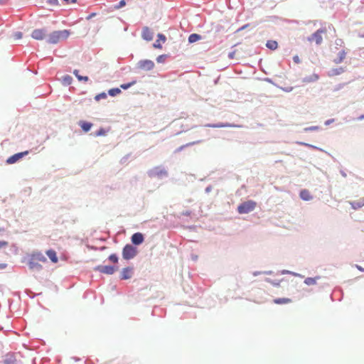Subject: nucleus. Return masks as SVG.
Listing matches in <instances>:
<instances>
[{"label": "nucleus", "instance_id": "f257e3e1", "mask_svg": "<svg viewBox=\"0 0 364 364\" xmlns=\"http://www.w3.org/2000/svg\"><path fill=\"white\" fill-rule=\"evenodd\" d=\"M70 35L68 30L56 31L51 33L47 39L48 43L55 44L62 40L67 39Z\"/></svg>", "mask_w": 364, "mask_h": 364}, {"label": "nucleus", "instance_id": "f03ea898", "mask_svg": "<svg viewBox=\"0 0 364 364\" xmlns=\"http://www.w3.org/2000/svg\"><path fill=\"white\" fill-rule=\"evenodd\" d=\"M256 205V202L253 200H247L238 205L237 211L240 214L249 213L255 208Z\"/></svg>", "mask_w": 364, "mask_h": 364}, {"label": "nucleus", "instance_id": "7ed1b4c3", "mask_svg": "<svg viewBox=\"0 0 364 364\" xmlns=\"http://www.w3.org/2000/svg\"><path fill=\"white\" fill-rule=\"evenodd\" d=\"M136 255V250L131 245H127L123 248L122 255L124 259H130L134 258Z\"/></svg>", "mask_w": 364, "mask_h": 364}, {"label": "nucleus", "instance_id": "20e7f679", "mask_svg": "<svg viewBox=\"0 0 364 364\" xmlns=\"http://www.w3.org/2000/svg\"><path fill=\"white\" fill-rule=\"evenodd\" d=\"M95 271H98L101 273L106 274H112L118 269V267L114 266H102L99 265L94 269Z\"/></svg>", "mask_w": 364, "mask_h": 364}, {"label": "nucleus", "instance_id": "39448f33", "mask_svg": "<svg viewBox=\"0 0 364 364\" xmlns=\"http://www.w3.org/2000/svg\"><path fill=\"white\" fill-rule=\"evenodd\" d=\"M325 33L324 30L318 29L311 36L308 38L309 42H315L316 44L320 45L322 43L323 37L322 34Z\"/></svg>", "mask_w": 364, "mask_h": 364}, {"label": "nucleus", "instance_id": "423d86ee", "mask_svg": "<svg viewBox=\"0 0 364 364\" xmlns=\"http://www.w3.org/2000/svg\"><path fill=\"white\" fill-rule=\"evenodd\" d=\"M139 68L144 70H151L154 68V63L150 60H140L138 63Z\"/></svg>", "mask_w": 364, "mask_h": 364}, {"label": "nucleus", "instance_id": "0eeeda50", "mask_svg": "<svg viewBox=\"0 0 364 364\" xmlns=\"http://www.w3.org/2000/svg\"><path fill=\"white\" fill-rule=\"evenodd\" d=\"M46 36V31L44 29H35L31 33V37L38 41L43 40Z\"/></svg>", "mask_w": 364, "mask_h": 364}, {"label": "nucleus", "instance_id": "6e6552de", "mask_svg": "<svg viewBox=\"0 0 364 364\" xmlns=\"http://www.w3.org/2000/svg\"><path fill=\"white\" fill-rule=\"evenodd\" d=\"M141 37L145 41H151L153 39L154 33L149 27L145 26L142 29Z\"/></svg>", "mask_w": 364, "mask_h": 364}, {"label": "nucleus", "instance_id": "1a4fd4ad", "mask_svg": "<svg viewBox=\"0 0 364 364\" xmlns=\"http://www.w3.org/2000/svg\"><path fill=\"white\" fill-rule=\"evenodd\" d=\"M133 274V268L132 267H126L124 268L121 272V279H128L132 277Z\"/></svg>", "mask_w": 364, "mask_h": 364}, {"label": "nucleus", "instance_id": "9d476101", "mask_svg": "<svg viewBox=\"0 0 364 364\" xmlns=\"http://www.w3.org/2000/svg\"><path fill=\"white\" fill-rule=\"evenodd\" d=\"M143 241H144V236L140 232L134 233L132 236V242L134 245H140L143 242Z\"/></svg>", "mask_w": 364, "mask_h": 364}, {"label": "nucleus", "instance_id": "9b49d317", "mask_svg": "<svg viewBox=\"0 0 364 364\" xmlns=\"http://www.w3.org/2000/svg\"><path fill=\"white\" fill-rule=\"evenodd\" d=\"M31 257L36 262H46V258L41 252H33Z\"/></svg>", "mask_w": 364, "mask_h": 364}, {"label": "nucleus", "instance_id": "f8f14e48", "mask_svg": "<svg viewBox=\"0 0 364 364\" xmlns=\"http://www.w3.org/2000/svg\"><path fill=\"white\" fill-rule=\"evenodd\" d=\"M46 255L49 257V259L51 260L53 263H57L58 261V258L57 257L56 252L53 250H48L46 251Z\"/></svg>", "mask_w": 364, "mask_h": 364}, {"label": "nucleus", "instance_id": "ddd939ff", "mask_svg": "<svg viewBox=\"0 0 364 364\" xmlns=\"http://www.w3.org/2000/svg\"><path fill=\"white\" fill-rule=\"evenodd\" d=\"M157 37H158V39L154 43L153 46L156 48H161L162 46L160 43V41H161L163 43H164L166 40V36L161 33H159Z\"/></svg>", "mask_w": 364, "mask_h": 364}, {"label": "nucleus", "instance_id": "4468645a", "mask_svg": "<svg viewBox=\"0 0 364 364\" xmlns=\"http://www.w3.org/2000/svg\"><path fill=\"white\" fill-rule=\"evenodd\" d=\"M346 52L344 50H341L337 57L333 60V62L336 64H339L343 61L346 58Z\"/></svg>", "mask_w": 364, "mask_h": 364}, {"label": "nucleus", "instance_id": "2eb2a0df", "mask_svg": "<svg viewBox=\"0 0 364 364\" xmlns=\"http://www.w3.org/2000/svg\"><path fill=\"white\" fill-rule=\"evenodd\" d=\"M299 196L301 198L304 200H310L312 199V196H311L309 191L306 189H303L300 191Z\"/></svg>", "mask_w": 364, "mask_h": 364}, {"label": "nucleus", "instance_id": "dca6fc26", "mask_svg": "<svg viewBox=\"0 0 364 364\" xmlns=\"http://www.w3.org/2000/svg\"><path fill=\"white\" fill-rule=\"evenodd\" d=\"M28 267L30 269H36L39 270L42 268V266L38 263V262L33 259L31 257L30 259V261L28 262Z\"/></svg>", "mask_w": 364, "mask_h": 364}, {"label": "nucleus", "instance_id": "f3484780", "mask_svg": "<svg viewBox=\"0 0 364 364\" xmlns=\"http://www.w3.org/2000/svg\"><path fill=\"white\" fill-rule=\"evenodd\" d=\"M344 71H345V70L342 67L338 68H333L329 72L328 76L332 77V76H335V75H341L343 73H344Z\"/></svg>", "mask_w": 364, "mask_h": 364}, {"label": "nucleus", "instance_id": "a211bd4d", "mask_svg": "<svg viewBox=\"0 0 364 364\" xmlns=\"http://www.w3.org/2000/svg\"><path fill=\"white\" fill-rule=\"evenodd\" d=\"M274 303L276 304H286L291 302V299L289 298H278L274 299Z\"/></svg>", "mask_w": 364, "mask_h": 364}, {"label": "nucleus", "instance_id": "6ab92c4d", "mask_svg": "<svg viewBox=\"0 0 364 364\" xmlns=\"http://www.w3.org/2000/svg\"><path fill=\"white\" fill-rule=\"evenodd\" d=\"M80 125L81 127V128L82 129V130L85 132H87L92 127V124L90 123V122H80Z\"/></svg>", "mask_w": 364, "mask_h": 364}, {"label": "nucleus", "instance_id": "aec40b11", "mask_svg": "<svg viewBox=\"0 0 364 364\" xmlns=\"http://www.w3.org/2000/svg\"><path fill=\"white\" fill-rule=\"evenodd\" d=\"M201 39V36L197 33L191 34L188 37V42L190 43H195Z\"/></svg>", "mask_w": 364, "mask_h": 364}, {"label": "nucleus", "instance_id": "412c9836", "mask_svg": "<svg viewBox=\"0 0 364 364\" xmlns=\"http://www.w3.org/2000/svg\"><path fill=\"white\" fill-rule=\"evenodd\" d=\"M353 209H358L364 205V198L359 201H353L350 203Z\"/></svg>", "mask_w": 364, "mask_h": 364}, {"label": "nucleus", "instance_id": "4be33fe9", "mask_svg": "<svg viewBox=\"0 0 364 364\" xmlns=\"http://www.w3.org/2000/svg\"><path fill=\"white\" fill-rule=\"evenodd\" d=\"M266 46L271 50H276L278 47V43L276 41H268Z\"/></svg>", "mask_w": 364, "mask_h": 364}, {"label": "nucleus", "instance_id": "5701e85b", "mask_svg": "<svg viewBox=\"0 0 364 364\" xmlns=\"http://www.w3.org/2000/svg\"><path fill=\"white\" fill-rule=\"evenodd\" d=\"M319 277H308L306 278L305 280H304V283L309 286L310 285H314L316 284V281L317 279H318Z\"/></svg>", "mask_w": 364, "mask_h": 364}, {"label": "nucleus", "instance_id": "b1692460", "mask_svg": "<svg viewBox=\"0 0 364 364\" xmlns=\"http://www.w3.org/2000/svg\"><path fill=\"white\" fill-rule=\"evenodd\" d=\"M28 154V151H23V152H20V153H18V154H16L11 156H10L9 158V159H12V160H14V159H20L21 158H22L23 156H24L25 155H26Z\"/></svg>", "mask_w": 364, "mask_h": 364}, {"label": "nucleus", "instance_id": "393cba45", "mask_svg": "<svg viewBox=\"0 0 364 364\" xmlns=\"http://www.w3.org/2000/svg\"><path fill=\"white\" fill-rule=\"evenodd\" d=\"M73 74L76 76V77L77 78V80L79 81L84 80V81L87 82L89 80L88 77H87V76L80 75H79V71L77 70H75L73 71Z\"/></svg>", "mask_w": 364, "mask_h": 364}, {"label": "nucleus", "instance_id": "a878e982", "mask_svg": "<svg viewBox=\"0 0 364 364\" xmlns=\"http://www.w3.org/2000/svg\"><path fill=\"white\" fill-rule=\"evenodd\" d=\"M120 92H121V90L119 88H112L108 91L109 95L111 96H116L117 95L119 94Z\"/></svg>", "mask_w": 364, "mask_h": 364}, {"label": "nucleus", "instance_id": "bb28decb", "mask_svg": "<svg viewBox=\"0 0 364 364\" xmlns=\"http://www.w3.org/2000/svg\"><path fill=\"white\" fill-rule=\"evenodd\" d=\"M135 84H136V81L134 80V81H132V82H130L129 83H127V84H122L120 85V87L124 89V90H127V89H128L129 87H130L131 86H132V85H134Z\"/></svg>", "mask_w": 364, "mask_h": 364}, {"label": "nucleus", "instance_id": "cd10ccee", "mask_svg": "<svg viewBox=\"0 0 364 364\" xmlns=\"http://www.w3.org/2000/svg\"><path fill=\"white\" fill-rule=\"evenodd\" d=\"M109 260L113 263L118 262V257L115 254L110 255L109 256Z\"/></svg>", "mask_w": 364, "mask_h": 364}, {"label": "nucleus", "instance_id": "c85d7f7f", "mask_svg": "<svg viewBox=\"0 0 364 364\" xmlns=\"http://www.w3.org/2000/svg\"><path fill=\"white\" fill-rule=\"evenodd\" d=\"M107 132L105 129L100 128L95 134V136H105Z\"/></svg>", "mask_w": 364, "mask_h": 364}, {"label": "nucleus", "instance_id": "c756f323", "mask_svg": "<svg viewBox=\"0 0 364 364\" xmlns=\"http://www.w3.org/2000/svg\"><path fill=\"white\" fill-rule=\"evenodd\" d=\"M107 97V94L105 92H102L100 94L97 95L95 97V100L99 101L101 99H105Z\"/></svg>", "mask_w": 364, "mask_h": 364}, {"label": "nucleus", "instance_id": "7c9ffc66", "mask_svg": "<svg viewBox=\"0 0 364 364\" xmlns=\"http://www.w3.org/2000/svg\"><path fill=\"white\" fill-rule=\"evenodd\" d=\"M22 33L21 32H16L14 34V37L16 40H18V39H21L22 38Z\"/></svg>", "mask_w": 364, "mask_h": 364}, {"label": "nucleus", "instance_id": "2f4dec72", "mask_svg": "<svg viewBox=\"0 0 364 364\" xmlns=\"http://www.w3.org/2000/svg\"><path fill=\"white\" fill-rule=\"evenodd\" d=\"M165 58H166V55H161L157 57L156 61L158 63H163L164 61Z\"/></svg>", "mask_w": 364, "mask_h": 364}, {"label": "nucleus", "instance_id": "473e14b6", "mask_svg": "<svg viewBox=\"0 0 364 364\" xmlns=\"http://www.w3.org/2000/svg\"><path fill=\"white\" fill-rule=\"evenodd\" d=\"M205 127H213V128H220V127H223L224 125H223V124H208Z\"/></svg>", "mask_w": 364, "mask_h": 364}, {"label": "nucleus", "instance_id": "72a5a7b5", "mask_svg": "<svg viewBox=\"0 0 364 364\" xmlns=\"http://www.w3.org/2000/svg\"><path fill=\"white\" fill-rule=\"evenodd\" d=\"M8 245V242L6 241H0V249Z\"/></svg>", "mask_w": 364, "mask_h": 364}, {"label": "nucleus", "instance_id": "f704fd0d", "mask_svg": "<svg viewBox=\"0 0 364 364\" xmlns=\"http://www.w3.org/2000/svg\"><path fill=\"white\" fill-rule=\"evenodd\" d=\"M318 129L317 127H311L308 128H305V131H312V130H316Z\"/></svg>", "mask_w": 364, "mask_h": 364}, {"label": "nucleus", "instance_id": "c9c22d12", "mask_svg": "<svg viewBox=\"0 0 364 364\" xmlns=\"http://www.w3.org/2000/svg\"><path fill=\"white\" fill-rule=\"evenodd\" d=\"M124 5H125V1H124V0H122V1L119 2V6H118V8H120V7H122V6H124Z\"/></svg>", "mask_w": 364, "mask_h": 364}, {"label": "nucleus", "instance_id": "e433bc0d", "mask_svg": "<svg viewBox=\"0 0 364 364\" xmlns=\"http://www.w3.org/2000/svg\"><path fill=\"white\" fill-rule=\"evenodd\" d=\"M294 62H296V63H299V58L298 56H294Z\"/></svg>", "mask_w": 364, "mask_h": 364}, {"label": "nucleus", "instance_id": "4c0bfd02", "mask_svg": "<svg viewBox=\"0 0 364 364\" xmlns=\"http://www.w3.org/2000/svg\"><path fill=\"white\" fill-rule=\"evenodd\" d=\"M356 267L358 268V269H359L360 271L361 272H364V269L362 268L360 266H358V265H356Z\"/></svg>", "mask_w": 364, "mask_h": 364}, {"label": "nucleus", "instance_id": "58836bf2", "mask_svg": "<svg viewBox=\"0 0 364 364\" xmlns=\"http://www.w3.org/2000/svg\"><path fill=\"white\" fill-rule=\"evenodd\" d=\"M358 120H363V119H364V115H363H363H360V117H358Z\"/></svg>", "mask_w": 364, "mask_h": 364}, {"label": "nucleus", "instance_id": "ea45409f", "mask_svg": "<svg viewBox=\"0 0 364 364\" xmlns=\"http://www.w3.org/2000/svg\"><path fill=\"white\" fill-rule=\"evenodd\" d=\"M58 2V0H50V4H56Z\"/></svg>", "mask_w": 364, "mask_h": 364}, {"label": "nucleus", "instance_id": "a19ab883", "mask_svg": "<svg viewBox=\"0 0 364 364\" xmlns=\"http://www.w3.org/2000/svg\"><path fill=\"white\" fill-rule=\"evenodd\" d=\"M8 164H13L14 162H16V161H13V160H11V161H6Z\"/></svg>", "mask_w": 364, "mask_h": 364}, {"label": "nucleus", "instance_id": "79ce46f5", "mask_svg": "<svg viewBox=\"0 0 364 364\" xmlns=\"http://www.w3.org/2000/svg\"><path fill=\"white\" fill-rule=\"evenodd\" d=\"M314 77L315 80H318L319 77L318 75H314Z\"/></svg>", "mask_w": 364, "mask_h": 364}, {"label": "nucleus", "instance_id": "37998d69", "mask_svg": "<svg viewBox=\"0 0 364 364\" xmlns=\"http://www.w3.org/2000/svg\"><path fill=\"white\" fill-rule=\"evenodd\" d=\"M272 284L274 286H279V283L272 282Z\"/></svg>", "mask_w": 364, "mask_h": 364}]
</instances>
